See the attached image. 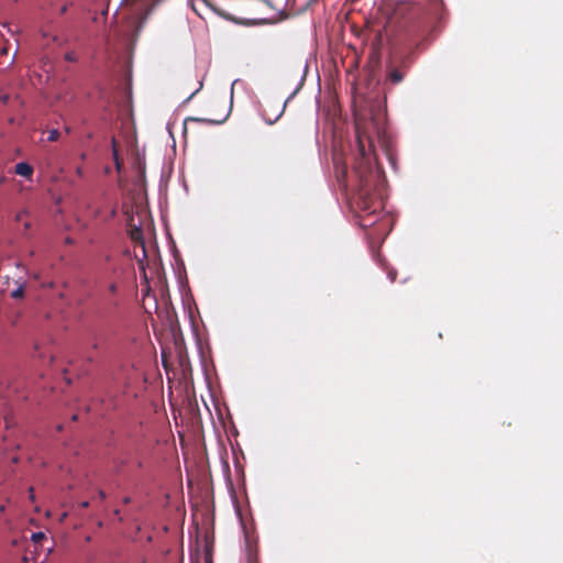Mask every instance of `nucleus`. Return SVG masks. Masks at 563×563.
Returning <instances> with one entry per match:
<instances>
[{"mask_svg":"<svg viewBox=\"0 0 563 563\" xmlns=\"http://www.w3.org/2000/svg\"><path fill=\"white\" fill-rule=\"evenodd\" d=\"M408 71V63L402 59L399 65L395 63H389L387 65L386 78L384 85L387 87L388 85L395 86L400 84L406 74Z\"/></svg>","mask_w":563,"mask_h":563,"instance_id":"nucleus-1","label":"nucleus"},{"mask_svg":"<svg viewBox=\"0 0 563 563\" xmlns=\"http://www.w3.org/2000/svg\"><path fill=\"white\" fill-rule=\"evenodd\" d=\"M356 205L361 211L368 216L374 214L380 208V203L375 196L364 188L358 192Z\"/></svg>","mask_w":563,"mask_h":563,"instance_id":"nucleus-2","label":"nucleus"},{"mask_svg":"<svg viewBox=\"0 0 563 563\" xmlns=\"http://www.w3.org/2000/svg\"><path fill=\"white\" fill-rule=\"evenodd\" d=\"M211 9L219 16L223 18L227 21L233 22L235 24H241V25H251V24H253L252 20L235 18L234 15L230 14L229 12H227L225 10H223L221 8L211 5Z\"/></svg>","mask_w":563,"mask_h":563,"instance_id":"nucleus-3","label":"nucleus"},{"mask_svg":"<svg viewBox=\"0 0 563 563\" xmlns=\"http://www.w3.org/2000/svg\"><path fill=\"white\" fill-rule=\"evenodd\" d=\"M356 141L362 161L367 156L366 142L368 143V150L373 147L372 140L368 136H364L360 130L356 131Z\"/></svg>","mask_w":563,"mask_h":563,"instance_id":"nucleus-4","label":"nucleus"},{"mask_svg":"<svg viewBox=\"0 0 563 563\" xmlns=\"http://www.w3.org/2000/svg\"><path fill=\"white\" fill-rule=\"evenodd\" d=\"M13 59V56H9V43L0 40V66H10Z\"/></svg>","mask_w":563,"mask_h":563,"instance_id":"nucleus-5","label":"nucleus"},{"mask_svg":"<svg viewBox=\"0 0 563 563\" xmlns=\"http://www.w3.org/2000/svg\"><path fill=\"white\" fill-rule=\"evenodd\" d=\"M15 173L23 177H31L33 167L27 163L21 162L15 165Z\"/></svg>","mask_w":563,"mask_h":563,"instance_id":"nucleus-6","label":"nucleus"},{"mask_svg":"<svg viewBox=\"0 0 563 563\" xmlns=\"http://www.w3.org/2000/svg\"><path fill=\"white\" fill-rule=\"evenodd\" d=\"M111 143H112V156H113V161L115 164V168L118 172H120L122 168V165H123V161L119 156L117 140L113 137Z\"/></svg>","mask_w":563,"mask_h":563,"instance_id":"nucleus-7","label":"nucleus"},{"mask_svg":"<svg viewBox=\"0 0 563 563\" xmlns=\"http://www.w3.org/2000/svg\"><path fill=\"white\" fill-rule=\"evenodd\" d=\"M130 238L132 241L142 242L143 233L142 230L137 227H134L130 230Z\"/></svg>","mask_w":563,"mask_h":563,"instance_id":"nucleus-8","label":"nucleus"},{"mask_svg":"<svg viewBox=\"0 0 563 563\" xmlns=\"http://www.w3.org/2000/svg\"><path fill=\"white\" fill-rule=\"evenodd\" d=\"M24 289H25V285L19 284L18 287L11 291L10 296L13 299H21L24 297Z\"/></svg>","mask_w":563,"mask_h":563,"instance_id":"nucleus-9","label":"nucleus"},{"mask_svg":"<svg viewBox=\"0 0 563 563\" xmlns=\"http://www.w3.org/2000/svg\"><path fill=\"white\" fill-rule=\"evenodd\" d=\"M189 120L196 121V122H205V123H209V124H221V123L224 122L225 117L223 119H220V120H216V119H200V118H190Z\"/></svg>","mask_w":563,"mask_h":563,"instance_id":"nucleus-10","label":"nucleus"},{"mask_svg":"<svg viewBox=\"0 0 563 563\" xmlns=\"http://www.w3.org/2000/svg\"><path fill=\"white\" fill-rule=\"evenodd\" d=\"M46 539V536L45 533L43 532H34L32 533L31 536V540L34 542V543H40L42 540Z\"/></svg>","mask_w":563,"mask_h":563,"instance_id":"nucleus-11","label":"nucleus"},{"mask_svg":"<svg viewBox=\"0 0 563 563\" xmlns=\"http://www.w3.org/2000/svg\"><path fill=\"white\" fill-rule=\"evenodd\" d=\"M58 137H59L58 130L54 129V130L48 131L47 141L55 142L58 140Z\"/></svg>","mask_w":563,"mask_h":563,"instance_id":"nucleus-12","label":"nucleus"},{"mask_svg":"<svg viewBox=\"0 0 563 563\" xmlns=\"http://www.w3.org/2000/svg\"><path fill=\"white\" fill-rule=\"evenodd\" d=\"M430 1H431V3H432V10H433V11H438V10H439V8H440V2H441V0H430Z\"/></svg>","mask_w":563,"mask_h":563,"instance_id":"nucleus-13","label":"nucleus"},{"mask_svg":"<svg viewBox=\"0 0 563 563\" xmlns=\"http://www.w3.org/2000/svg\"><path fill=\"white\" fill-rule=\"evenodd\" d=\"M388 277H389L390 282H395V280H396V277H397V272H396V271H394V269H390V271L388 272Z\"/></svg>","mask_w":563,"mask_h":563,"instance_id":"nucleus-14","label":"nucleus"},{"mask_svg":"<svg viewBox=\"0 0 563 563\" xmlns=\"http://www.w3.org/2000/svg\"><path fill=\"white\" fill-rule=\"evenodd\" d=\"M109 291H110L111 294H114V292L117 291V285H115V284H113V283H112V284H110V285H109Z\"/></svg>","mask_w":563,"mask_h":563,"instance_id":"nucleus-15","label":"nucleus"},{"mask_svg":"<svg viewBox=\"0 0 563 563\" xmlns=\"http://www.w3.org/2000/svg\"><path fill=\"white\" fill-rule=\"evenodd\" d=\"M29 497H30V499H31L32 501H33V500H34V498H35L33 487H30V488H29Z\"/></svg>","mask_w":563,"mask_h":563,"instance_id":"nucleus-16","label":"nucleus"},{"mask_svg":"<svg viewBox=\"0 0 563 563\" xmlns=\"http://www.w3.org/2000/svg\"><path fill=\"white\" fill-rule=\"evenodd\" d=\"M92 349L93 350L99 349V340L97 338L95 339V343L92 344Z\"/></svg>","mask_w":563,"mask_h":563,"instance_id":"nucleus-17","label":"nucleus"},{"mask_svg":"<svg viewBox=\"0 0 563 563\" xmlns=\"http://www.w3.org/2000/svg\"><path fill=\"white\" fill-rule=\"evenodd\" d=\"M346 175V169L345 167L342 168V170L340 172V174L338 175V177H345Z\"/></svg>","mask_w":563,"mask_h":563,"instance_id":"nucleus-18","label":"nucleus"},{"mask_svg":"<svg viewBox=\"0 0 563 563\" xmlns=\"http://www.w3.org/2000/svg\"><path fill=\"white\" fill-rule=\"evenodd\" d=\"M98 496H99V498H100L101 500H103V499L106 498V494H104V492H102V490H99V492H98Z\"/></svg>","mask_w":563,"mask_h":563,"instance_id":"nucleus-19","label":"nucleus"},{"mask_svg":"<svg viewBox=\"0 0 563 563\" xmlns=\"http://www.w3.org/2000/svg\"><path fill=\"white\" fill-rule=\"evenodd\" d=\"M88 506H89V501H82V503L80 504V507H81V508H87Z\"/></svg>","mask_w":563,"mask_h":563,"instance_id":"nucleus-20","label":"nucleus"},{"mask_svg":"<svg viewBox=\"0 0 563 563\" xmlns=\"http://www.w3.org/2000/svg\"><path fill=\"white\" fill-rule=\"evenodd\" d=\"M4 510H5V507L3 505L0 506V512H4Z\"/></svg>","mask_w":563,"mask_h":563,"instance_id":"nucleus-21","label":"nucleus"},{"mask_svg":"<svg viewBox=\"0 0 563 563\" xmlns=\"http://www.w3.org/2000/svg\"><path fill=\"white\" fill-rule=\"evenodd\" d=\"M405 33L408 36V25L407 24L405 25Z\"/></svg>","mask_w":563,"mask_h":563,"instance_id":"nucleus-22","label":"nucleus"},{"mask_svg":"<svg viewBox=\"0 0 563 563\" xmlns=\"http://www.w3.org/2000/svg\"><path fill=\"white\" fill-rule=\"evenodd\" d=\"M60 11L64 13L66 11V7H63Z\"/></svg>","mask_w":563,"mask_h":563,"instance_id":"nucleus-23","label":"nucleus"}]
</instances>
